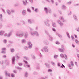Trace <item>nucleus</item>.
<instances>
[{"label": "nucleus", "instance_id": "nucleus-39", "mask_svg": "<svg viewBox=\"0 0 79 79\" xmlns=\"http://www.w3.org/2000/svg\"><path fill=\"white\" fill-rule=\"evenodd\" d=\"M18 64L19 66H22L23 64L22 63H18Z\"/></svg>", "mask_w": 79, "mask_h": 79}, {"label": "nucleus", "instance_id": "nucleus-31", "mask_svg": "<svg viewBox=\"0 0 79 79\" xmlns=\"http://www.w3.org/2000/svg\"><path fill=\"white\" fill-rule=\"evenodd\" d=\"M58 56L57 55H55L54 56V59H57V58H58Z\"/></svg>", "mask_w": 79, "mask_h": 79}, {"label": "nucleus", "instance_id": "nucleus-33", "mask_svg": "<svg viewBox=\"0 0 79 79\" xmlns=\"http://www.w3.org/2000/svg\"><path fill=\"white\" fill-rule=\"evenodd\" d=\"M28 76V74L27 72H26L25 73V77H27Z\"/></svg>", "mask_w": 79, "mask_h": 79}, {"label": "nucleus", "instance_id": "nucleus-50", "mask_svg": "<svg viewBox=\"0 0 79 79\" xmlns=\"http://www.w3.org/2000/svg\"><path fill=\"white\" fill-rule=\"evenodd\" d=\"M60 56H61V58H64V56L63 55V54H61L60 55Z\"/></svg>", "mask_w": 79, "mask_h": 79}, {"label": "nucleus", "instance_id": "nucleus-12", "mask_svg": "<svg viewBox=\"0 0 79 79\" xmlns=\"http://www.w3.org/2000/svg\"><path fill=\"white\" fill-rule=\"evenodd\" d=\"M60 19L63 22H66V20L64 19V18H63V16H60L59 17Z\"/></svg>", "mask_w": 79, "mask_h": 79}, {"label": "nucleus", "instance_id": "nucleus-61", "mask_svg": "<svg viewBox=\"0 0 79 79\" xmlns=\"http://www.w3.org/2000/svg\"><path fill=\"white\" fill-rule=\"evenodd\" d=\"M76 30L78 31V32H79V27L78 28H76Z\"/></svg>", "mask_w": 79, "mask_h": 79}, {"label": "nucleus", "instance_id": "nucleus-43", "mask_svg": "<svg viewBox=\"0 0 79 79\" xmlns=\"http://www.w3.org/2000/svg\"><path fill=\"white\" fill-rule=\"evenodd\" d=\"M22 23L24 25L25 24V22L23 20H22Z\"/></svg>", "mask_w": 79, "mask_h": 79}, {"label": "nucleus", "instance_id": "nucleus-23", "mask_svg": "<svg viewBox=\"0 0 79 79\" xmlns=\"http://www.w3.org/2000/svg\"><path fill=\"white\" fill-rule=\"evenodd\" d=\"M12 64H14V62H15V57H12Z\"/></svg>", "mask_w": 79, "mask_h": 79}, {"label": "nucleus", "instance_id": "nucleus-55", "mask_svg": "<svg viewBox=\"0 0 79 79\" xmlns=\"http://www.w3.org/2000/svg\"><path fill=\"white\" fill-rule=\"evenodd\" d=\"M51 63L52 64V65H53V66H55V63H54V62H53L52 61V62H51Z\"/></svg>", "mask_w": 79, "mask_h": 79}, {"label": "nucleus", "instance_id": "nucleus-59", "mask_svg": "<svg viewBox=\"0 0 79 79\" xmlns=\"http://www.w3.org/2000/svg\"><path fill=\"white\" fill-rule=\"evenodd\" d=\"M52 31H54V32L56 31V30L55 28H52Z\"/></svg>", "mask_w": 79, "mask_h": 79}, {"label": "nucleus", "instance_id": "nucleus-53", "mask_svg": "<svg viewBox=\"0 0 79 79\" xmlns=\"http://www.w3.org/2000/svg\"><path fill=\"white\" fill-rule=\"evenodd\" d=\"M32 58L33 59H35V57L34 55L32 56Z\"/></svg>", "mask_w": 79, "mask_h": 79}, {"label": "nucleus", "instance_id": "nucleus-38", "mask_svg": "<svg viewBox=\"0 0 79 79\" xmlns=\"http://www.w3.org/2000/svg\"><path fill=\"white\" fill-rule=\"evenodd\" d=\"M11 76L12 77H15V75L13 73H12L11 74Z\"/></svg>", "mask_w": 79, "mask_h": 79}, {"label": "nucleus", "instance_id": "nucleus-25", "mask_svg": "<svg viewBox=\"0 0 79 79\" xmlns=\"http://www.w3.org/2000/svg\"><path fill=\"white\" fill-rule=\"evenodd\" d=\"M52 26L54 27H56V24L55 23L53 22L52 23Z\"/></svg>", "mask_w": 79, "mask_h": 79}, {"label": "nucleus", "instance_id": "nucleus-42", "mask_svg": "<svg viewBox=\"0 0 79 79\" xmlns=\"http://www.w3.org/2000/svg\"><path fill=\"white\" fill-rule=\"evenodd\" d=\"M57 35H58V37H60V38H61V37H62L61 35L60 34H57Z\"/></svg>", "mask_w": 79, "mask_h": 79}, {"label": "nucleus", "instance_id": "nucleus-28", "mask_svg": "<svg viewBox=\"0 0 79 79\" xmlns=\"http://www.w3.org/2000/svg\"><path fill=\"white\" fill-rule=\"evenodd\" d=\"M45 64L46 66H47V67L48 68H50V64L48 63H45Z\"/></svg>", "mask_w": 79, "mask_h": 79}, {"label": "nucleus", "instance_id": "nucleus-26", "mask_svg": "<svg viewBox=\"0 0 79 79\" xmlns=\"http://www.w3.org/2000/svg\"><path fill=\"white\" fill-rule=\"evenodd\" d=\"M27 11L28 12V13H31V9H30V8H28L27 9Z\"/></svg>", "mask_w": 79, "mask_h": 79}, {"label": "nucleus", "instance_id": "nucleus-9", "mask_svg": "<svg viewBox=\"0 0 79 79\" xmlns=\"http://www.w3.org/2000/svg\"><path fill=\"white\" fill-rule=\"evenodd\" d=\"M22 2L24 5L26 6L27 4L29 3V2H27V0H23L22 1Z\"/></svg>", "mask_w": 79, "mask_h": 79}, {"label": "nucleus", "instance_id": "nucleus-32", "mask_svg": "<svg viewBox=\"0 0 79 79\" xmlns=\"http://www.w3.org/2000/svg\"><path fill=\"white\" fill-rule=\"evenodd\" d=\"M17 69H19V70H21L22 69V68L20 67H15Z\"/></svg>", "mask_w": 79, "mask_h": 79}, {"label": "nucleus", "instance_id": "nucleus-10", "mask_svg": "<svg viewBox=\"0 0 79 79\" xmlns=\"http://www.w3.org/2000/svg\"><path fill=\"white\" fill-rule=\"evenodd\" d=\"M28 22L29 24H32L34 22V20L32 19H29L28 20Z\"/></svg>", "mask_w": 79, "mask_h": 79}, {"label": "nucleus", "instance_id": "nucleus-30", "mask_svg": "<svg viewBox=\"0 0 79 79\" xmlns=\"http://www.w3.org/2000/svg\"><path fill=\"white\" fill-rule=\"evenodd\" d=\"M42 55H40L38 58V60H42Z\"/></svg>", "mask_w": 79, "mask_h": 79}, {"label": "nucleus", "instance_id": "nucleus-1", "mask_svg": "<svg viewBox=\"0 0 79 79\" xmlns=\"http://www.w3.org/2000/svg\"><path fill=\"white\" fill-rule=\"evenodd\" d=\"M28 35L29 33L27 32H25L23 33H21L20 34H19V32H17L16 34V36H17V37H24V39H27V37H28Z\"/></svg>", "mask_w": 79, "mask_h": 79}, {"label": "nucleus", "instance_id": "nucleus-34", "mask_svg": "<svg viewBox=\"0 0 79 79\" xmlns=\"http://www.w3.org/2000/svg\"><path fill=\"white\" fill-rule=\"evenodd\" d=\"M10 51L11 53H14L15 52V50L13 48H11L10 49Z\"/></svg>", "mask_w": 79, "mask_h": 79}, {"label": "nucleus", "instance_id": "nucleus-52", "mask_svg": "<svg viewBox=\"0 0 79 79\" xmlns=\"http://www.w3.org/2000/svg\"><path fill=\"white\" fill-rule=\"evenodd\" d=\"M56 44L57 45H59V44H60V42L59 41H57L56 42Z\"/></svg>", "mask_w": 79, "mask_h": 79}, {"label": "nucleus", "instance_id": "nucleus-17", "mask_svg": "<svg viewBox=\"0 0 79 79\" xmlns=\"http://www.w3.org/2000/svg\"><path fill=\"white\" fill-rule=\"evenodd\" d=\"M22 22V20H20L19 21V22L16 23V24L17 26L19 25H20L21 24V22Z\"/></svg>", "mask_w": 79, "mask_h": 79}, {"label": "nucleus", "instance_id": "nucleus-48", "mask_svg": "<svg viewBox=\"0 0 79 79\" xmlns=\"http://www.w3.org/2000/svg\"><path fill=\"white\" fill-rule=\"evenodd\" d=\"M71 38L72 40L74 41V37L73 36H71Z\"/></svg>", "mask_w": 79, "mask_h": 79}, {"label": "nucleus", "instance_id": "nucleus-47", "mask_svg": "<svg viewBox=\"0 0 79 79\" xmlns=\"http://www.w3.org/2000/svg\"><path fill=\"white\" fill-rule=\"evenodd\" d=\"M30 2V3H32L34 2V1H33V0H29Z\"/></svg>", "mask_w": 79, "mask_h": 79}, {"label": "nucleus", "instance_id": "nucleus-7", "mask_svg": "<svg viewBox=\"0 0 79 79\" xmlns=\"http://www.w3.org/2000/svg\"><path fill=\"white\" fill-rule=\"evenodd\" d=\"M58 50L59 52H63L64 51V46H62L61 47V48H59L58 49Z\"/></svg>", "mask_w": 79, "mask_h": 79}, {"label": "nucleus", "instance_id": "nucleus-45", "mask_svg": "<svg viewBox=\"0 0 79 79\" xmlns=\"http://www.w3.org/2000/svg\"><path fill=\"white\" fill-rule=\"evenodd\" d=\"M3 42L4 43H5V44H6V43H7V40H6V39H4Z\"/></svg>", "mask_w": 79, "mask_h": 79}, {"label": "nucleus", "instance_id": "nucleus-37", "mask_svg": "<svg viewBox=\"0 0 79 79\" xmlns=\"http://www.w3.org/2000/svg\"><path fill=\"white\" fill-rule=\"evenodd\" d=\"M24 49L25 50H28V47L27 46H25L24 47Z\"/></svg>", "mask_w": 79, "mask_h": 79}, {"label": "nucleus", "instance_id": "nucleus-27", "mask_svg": "<svg viewBox=\"0 0 79 79\" xmlns=\"http://www.w3.org/2000/svg\"><path fill=\"white\" fill-rule=\"evenodd\" d=\"M4 33V31H0V35H2L3 33Z\"/></svg>", "mask_w": 79, "mask_h": 79}, {"label": "nucleus", "instance_id": "nucleus-36", "mask_svg": "<svg viewBox=\"0 0 79 79\" xmlns=\"http://www.w3.org/2000/svg\"><path fill=\"white\" fill-rule=\"evenodd\" d=\"M34 11H35V13H37V12H38V8H35V10H34Z\"/></svg>", "mask_w": 79, "mask_h": 79}, {"label": "nucleus", "instance_id": "nucleus-54", "mask_svg": "<svg viewBox=\"0 0 79 79\" xmlns=\"http://www.w3.org/2000/svg\"><path fill=\"white\" fill-rule=\"evenodd\" d=\"M3 58H6V55H3Z\"/></svg>", "mask_w": 79, "mask_h": 79}, {"label": "nucleus", "instance_id": "nucleus-41", "mask_svg": "<svg viewBox=\"0 0 79 79\" xmlns=\"http://www.w3.org/2000/svg\"><path fill=\"white\" fill-rule=\"evenodd\" d=\"M75 41L77 44H79V41L77 39L75 40Z\"/></svg>", "mask_w": 79, "mask_h": 79}, {"label": "nucleus", "instance_id": "nucleus-46", "mask_svg": "<svg viewBox=\"0 0 79 79\" xmlns=\"http://www.w3.org/2000/svg\"><path fill=\"white\" fill-rule=\"evenodd\" d=\"M2 27H3V25H2V24L1 23H0V29H2Z\"/></svg>", "mask_w": 79, "mask_h": 79}, {"label": "nucleus", "instance_id": "nucleus-60", "mask_svg": "<svg viewBox=\"0 0 79 79\" xmlns=\"http://www.w3.org/2000/svg\"><path fill=\"white\" fill-rule=\"evenodd\" d=\"M52 69H49L48 70V72H52Z\"/></svg>", "mask_w": 79, "mask_h": 79}, {"label": "nucleus", "instance_id": "nucleus-19", "mask_svg": "<svg viewBox=\"0 0 79 79\" xmlns=\"http://www.w3.org/2000/svg\"><path fill=\"white\" fill-rule=\"evenodd\" d=\"M62 8L63 10H66L67 8L66 7V6L63 5L62 6Z\"/></svg>", "mask_w": 79, "mask_h": 79}, {"label": "nucleus", "instance_id": "nucleus-64", "mask_svg": "<svg viewBox=\"0 0 79 79\" xmlns=\"http://www.w3.org/2000/svg\"><path fill=\"white\" fill-rule=\"evenodd\" d=\"M33 74H37V73L36 72H34L33 73Z\"/></svg>", "mask_w": 79, "mask_h": 79}, {"label": "nucleus", "instance_id": "nucleus-44", "mask_svg": "<svg viewBox=\"0 0 79 79\" xmlns=\"http://www.w3.org/2000/svg\"><path fill=\"white\" fill-rule=\"evenodd\" d=\"M29 29L30 31H34V29H33L32 28L30 27Z\"/></svg>", "mask_w": 79, "mask_h": 79}, {"label": "nucleus", "instance_id": "nucleus-15", "mask_svg": "<svg viewBox=\"0 0 79 79\" xmlns=\"http://www.w3.org/2000/svg\"><path fill=\"white\" fill-rule=\"evenodd\" d=\"M22 13L24 16H25L26 14V11L24 10H23L22 11Z\"/></svg>", "mask_w": 79, "mask_h": 79}, {"label": "nucleus", "instance_id": "nucleus-58", "mask_svg": "<svg viewBox=\"0 0 79 79\" xmlns=\"http://www.w3.org/2000/svg\"><path fill=\"white\" fill-rule=\"evenodd\" d=\"M61 68H65V66L63 65V64H62V66L61 67Z\"/></svg>", "mask_w": 79, "mask_h": 79}, {"label": "nucleus", "instance_id": "nucleus-35", "mask_svg": "<svg viewBox=\"0 0 79 79\" xmlns=\"http://www.w3.org/2000/svg\"><path fill=\"white\" fill-rule=\"evenodd\" d=\"M7 12L8 14V15H10L11 14V11L10 10H7Z\"/></svg>", "mask_w": 79, "mask_h": 79}, {"label": "nucleus", "instance_id": "nucleus-57", "mask_svg": "<svg viewBox=\"0 0 79 79\" xmlns=\"http://www.w3.org/2000/svg\"><path fill=\"white\" fill-rule=\"evenodd\" d=\"M57 66H58L59 67H60V63L58 62V64H57Z\"/></svg>", "mask_w": 79, "mask_h": 79}, {"label": "nucleus", "instance_id": "nucleus-24", "mask_svg": "<svg viewBox=\"0 0 79 79\" xmlns=\"http://www.w3.org/2000/svg\"><path fill=\"white\" fill-rule=\"evenodd\" d=\"M45 34H46L47 35H48V36H50V34H49V33H48V31H47V30L45 31Z\"/></svg>", "mask_w": 79, "mask_h": 79}, {"label": "nucleus", "instance_id": "nucleus-2", "mask_svg": "<svg viewBox=\"0 0 79 79\" xmlns=\"http://www.w3.org/2000/svg\"><path fill=\"white\" fill-rule=\"evenodd\" d=\"M49 20L48 18H47L46 20L44 21V23L46 26H48V27H50V24L49 23Z\"/></svg>", "mask_w": 79, "mask_h": 79}, {"label": "nucleus", "instance_id": "nucleus-29", "mask_svg": "<svg viewBox=\"0 0 79 79\" xmlns=\"http://www.w3.org/2000/svg\"><path fill=\"white\" fill-rule=\"evenodd\" d=\"M26 42V40L24 39H23L21 40V43L22 44H24V43H25Z\"/></svg>", "mask_w": 79, "mask_h": 79}, {"label": "nucleus", "instance_id": "nucleus-62", "mask_svg": "<svg viewBox=\"0 0 79 79\" xmlns=\"http://www.w3.org/2000/svg\"><path fill=\"white\" fill-rule=\"evenodd\" d=\"M51 2L52 3H54V0H51Z\"/></svg>", "mask_w": 79, "mask_h": 79}, {"label": "nucleus", "instance_id": "nucleus-14", "mask_svg": "<svg viewBox=\"0 0 79 79\" xmlns=\"http://www.w3.org/2000/svg\"><path fill=\"white\" fill-rule=\"evenodd\" d=\"M24 62L26 64V66L28 67V68H30V65L27 64H28V62L27 61L24 60Z\"/></svg>", "mask_w": 79, "mask_h": 79}, {"label": "nucleus", "instance_id": "nucleus-3", "mask_svg": "<svg viewBox=\"0 0 79 79\" xmlns=\"http://www.w3.org/2000/svg\"><path fill=\"white\" fill-rule=\"evenodd\" d=\"M30 34H31V35H33V36H34V35H36L37 36H39V33L37 31H30Z\"/></svg>", "mask_w": 79, "mask_h": 79}, {"label": "nucleus", "instance_id": "nucleus-4", "mask_svg": "<svg viewBox=\"0 0 79 79\" xmlns=\"http://www.w3.org/2000/svg\"><path fill=\"white\" fill-rule=\"evenodd\" d=\"M43 50L46 53L48 52V47L47 46H44L43 48Z\"/></svg>", "mask_w": 79, "mask_h": 79}, {"label": "nucleus", "instance_id": "nucleus-20", "mask_svg": "<svg viewBox=\"0 0 79 79\" xmlns=\"http://www.w3.org/2000/svg\"><path fill=\"white\" fill-rule=\"evenodd\" d=\"M44 43L46 45H48L49 44V43H48V41L47 40H45L44 42Z\"/></svg>", "mask_w": 79, "mask_h": 79}, {"label": "nucleus", "instance_id": "nucleus-5", "mask_svg": "<svg viewBox=\"0 0 79 79\" xmlns=\"http://www.w3.org/2000/svg\"><path fill=\"white\" fill-rule=\"evenodd\" d=\"M68 66L70 69H72L73 67L74 66V62L73 61H71L70 62V64H69L68 65Z\"/></svg>", "mask_w": 79, "mask_h": 79}, {"label": "nucleus", "instance_id": "nucleus-49", "mask_svg": "<svg viewBox=\"0 0 79 79\" xmlns=\"http://www.w3.org/2000/svg\"><path fill=\"white\" fill-rule=\"evenodd\" d=\"M71 3V1H69L67 3V5H70Z\"/></svg>", "mask_w": 79, "mask_h": 79}, {"label": "nucleus", "instance_id": "nucleus-56", "mask_svg": "<svg viewBox=\"0 0 79 79\" xmlns=\"http://www.w3.org/2000/svg\"><path fill=\"white\" fill-rule=\"evenodd\" d=\"M4 35L5 37H7V36H8V34H7V33H5Z\"/></svg>", "mask_w": 79, "mask_h": 79}, {"label": "nucleus", "instance_id": "nucleus-16", "mask_svg": "<svg viewBox=\"0 0 79 79\" xmlns=\"http://www.w3.org/2000/svg\"><path fill=\"white\" fill-rule=\"evenodd\" d=\"M49 40L50 41H51V42H52L53 40V38L52 37H51V35H49Z\"/></svg>", "mask_w": 79, "mask_h": 79}, {"label": "nucleus", "instance_id": "nucleus-8", "mask_svg": "<svg viewBox=\"0 0 79 79\" xmlns=\"http://www.w3.org/2000/svg\"><path fill=\"white\" fill-rule=\"evenodd\" d=\"M28 48L29 49H31V48H32V44L31 43V42L29 41L28 43Z\"/></svg>", "mask_w": 79, "mask_h": 79}, {"label": "nucleus", "instance_id": "nucleus-6", "mask_svg": "<svg viewBox=\"0 0 79 79\" xmlns=\"http://www.w3.org/2000/svg\"><path fill=\"white\" fill-rule=\"evenodd\" d=\"M44 11L46 13H51V10H49L47 7L44 8Z\"/></svg>", "mask_w": 79, "mask_h": 79}, {"label": "nucleus", "instance_id": "nucleus-51", "mask_svg": "<svg viewBox=\"0 0 79 79\" xmlns=\"http://www.w3.org/2000/svg\"><path fill=\"white\" fill-rule=\"evenodd\" d=\"M24 58L26 60H29V59L28 58V57H27L26 56H25Z\"/></svg>", "mask_w": 79, "mask_h": 79}, {"label": "nucleus", "instance_id": "nucleus-22", "mask_svg": "<svg viewBox=\"0 0 79 79\" xmlns=\"http://www.w3.org/2000/svg\"><path fill=\"white\" fill-rule=\"evenodd\" d=\"M74 19L75 21H77V17H76V15H73Z\"/></svg>", "mask_w": 79, "mask_h": 79}, {"label": "nucleus", "instance_id": "nucleus-63", "mask_svg": "<svg viewBox=\"0 0 79 79\" xmlns=\"http://www.w3.org/2000/svg\"><path fill=\"white\" fill-rule=\"evenodd\" d=\"M36 69H40V67H39V66H37L36 67Z\"/></svg>", "mask_w": 79, "mask_h": 79}, {"label": "nucleus", "instance_id": "nucleus-11", "mask_svg": "<svg viewBox=\"0 0 79 79\" xmlns=\"http://www.w3.org/2000/svg\"><path fill=\"white\" fill-rule=\"evenodd\" d=\"M57 23L58 24L60 25V26L61 27L63 26V23H62V22H61L60 20H58Z\"/></svg>", "mask_w": 79, "mask_h": 79}, {"label": "nucleus", "instance_id": "nucleus-18", "mask_svg": "<svg viewBox=\"0 0 79 79\" xmlns=\"http://www.w3.org/2000/svg\"><path fill=\"white\" fill-rule=\"evenodd\" d=\"M3 17V15L2 14H0V20L1 21H3V18H2Z\"/></svg>", "mask_w": 79, "mask_h": 79}, {"label": "nucleus", "instance_id": "nucleus-21", "mask_svg": "<svg viewBox=\"0 0 79 79\" xmlns=\"http://www.w3.org/2000/svg\"><path fill=\"white\" fill-rule=\"evenodd\" d=\"M12 34V33L11 32H9L8 33V34L7 35V37H10V36H11V35Z\"/></svg>", "mask_w": 79, "mask_h": 79}, {"label": "nucleus", "instance_id": "nucleus-40", "mask_svg": "<svg viewBox=\"0 0 79 79\" xmlns=\"http://www.w3.org/2000/svg\"><path fill=\"white\" fill-rule=\"evenodd\" d=\"M66 34L68 38L70 39V36H69V33L68 32H67L66 33Z\"/></svg>", "mask_w": 79, "mask_h": 79}, {"label": "nucleus", "instance_id": "nucleus-13", "mask_svg": "<svg viewBox=\"0 0 79 79\" xmlns=\"http://www.w3.org/2000/svg\"><path fill=\"white\" fill-rule=\"evenodd\" d=\"M5 74L6 75V77H7V76H8L9 77H10V73H8L7 71H6L5 72Z\"/></svg>", "mask_w": 79, "mask_h": 79}]
</instances>
